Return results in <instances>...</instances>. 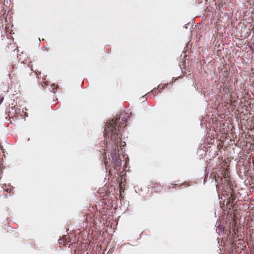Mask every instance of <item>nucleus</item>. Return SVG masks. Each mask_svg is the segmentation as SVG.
Segmentation results:
<instances>
[{"instance_id":"f03ea898","label":"nucleus","mask_w":254,"mask_h":254,"mask_svg":"<svg viewBox=\"0 0 254 254\" xmlns=\"http://www.w3.org/2000/svg\"><path fill=\"white\" fill-rule=\"evenodd\" d=\"M125 145H126V143L125 142H123V143H122V146H124Z\"/></svg>"},{"instance_id":"f257e3e1","label":"nucleus","mask_w":254,"mask_h":254,"mask_svg":"<svg viewBox=\"0 0 254 254\" xmlns=\"http://www.w3.org/2000/svg\"><path fill=\"white\" fill-rule=\"evenodd\" d=\"M129 118V115L126 113L122 115L119 119H115L107 123V128L105 135V138L108 145L111 146V155L115 166H121V160L118 154V144L121 142V136L119 133V123L122 121L127 122Z\"/></svg>"}]
</instances>
